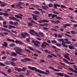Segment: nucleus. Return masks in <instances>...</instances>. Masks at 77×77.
Segmentation results:
<instances>
[{"label":"nucleus","mask_w":77,"mask_h":77,"mask_svg":"<svg viewBox=\"0 0 77 77\" xmlns=\"http://www.w3.org/2000/svg\"><path fill=\"white\" fill-rule=\"evenodd\" d=\"M10 47H14V46H15V45L14 43H11L10 45Z\"/></svg>","instance_id":"obj_34"},{"label":"nucleus","mask_w":77,"mask_h":77,"mask_svg":"<svg viewBox=\"0 0 77 77\" xmlns=\"http://www.w3.org/2000/svg\"><path fill=\"white\" fill-rule=\"evenodd\" d=\"M25 51H27L28 53H30V51L29 50V49H25Z\"/></svg>","instance_id":"obj_48"},{"label":"nucleus","mask_w":77,"mask_h":77,"mask_svg":"<svg viewBox=\"0 0 77 77\" xmlns=\"http://www.w3.org/2000/svg\"><path fill=\"white\" fill-rule=\"evenodd\" d=\"M28 48L30 50H34L33 48L30 46H28Z\"/></svg>","instance_id":"obj_44"},{"label":"nucleus","mask_w":77,"mask_h":77,"mask_svg":"<svg viewBox=\"0 0 77 77\" xmlns=\"http://www.w3.org/2000/svg\"><path fill=\"white\" fill-rule=\"evenodd\" d=\"M59 63H60V64H61L62 65H63V66H66L65 65V64L64 63H63L61 62H59Z\"/></svg>","instance_id":"obj_56"},{"label":"nucleus","mask_w":77,"mask_h":77,"mask_svg":"<svg viewBox=\"0 0 77 77\" xmlns=\"http://www.w3.org/2000/svg\"><path fill=\"white\" fill-rule=\"evenodd\" d=\"M31 73V71L30 70H28L27 71V73H26V75H29Z\"/></svg>","instance_id":"obj_29"},{"label":"nucleus","mask_w":77,"mask_h":77,"mask_svg":"<svg viewBox=\"0 0 77 77\" xmlns=\"http://www.w3.org/2000/svg\"><path fill=\"white\" fill-rule=\"evenodd\" d=\"M70 70H71L72 71V72H75L76 73H77V71L72 69V68H70L69 69Z\"/></svg>","instance_id":"obj_25"},{"label":"nucleus","mask_w":77,"mask_h":77,"mask_svg":"<svg viewBox=\"0 0 77 77\" xmlns=\"http://www.w3.org/2000/svg\"><path fill=\"white\" fill-rule=\"evenodd\" d=\"M9 23L10 24H11L12 25H13V24H14V22L12 21H10L9 22Z\"/></svg>","instance_id":"obj_60"},{"label":"nucleus","mask_w":77,"mask_h":77,"mask_svg":"<svg viewBox=\"0 0 77 77\" xmlns=\"http://www.w3.org/2000/svg\"><path fill=\"white\" fill-rule=\"evenodd\" d=\"M15 52L18 54H20V48L19 47H16L14 48Z\"/></svg>","instance_id":"obj_6"},{"label":"nucleus","mask_w":77,"mask_h":77,"mask_svg":"<svg viewBox=\"0 0 77 77\" xmlns=\"http://www.w3.org/2000/svg\"><path fill=\"white\" fill-rule=\"evenodd\" d=\"M33 14H36V15H39V12L38 11H34L33 12Z\"/></svg>","instance_id":"obj_22"},{"label":"nucleus","mask_w":77,"mask_h":77,"mask_svg":"<svg viewBox=\"0 0 77 77\" xmlns=\"http://www.w3.org/2000/svg\"><path fill=\"white\" fill-rule=\"evenodd\" d=\"M44 42H44L42 44L41 47L44 49H45V47H47V45Z\"/></svg>","instance_id":"obj_9"},{"label":"nucleus","mask_w":77,"mask_h":77,"mask_svg":"<svg viewBox=\"0 0 77 77\" xmlns=\"http://www.w3.org/2000/svg\"><path fill=\"white\" fill-rule=\"evenodd\" d=\"M31 23H33V24H38V23H37L35 21H34L33 20H32L31 21Z\"/></svg>","instance_id":"obj_40"},{"label":"nucleus","mask_w":77,"mask_h":77,"mask_svg":"<svg viewBox=\"0 0 77 77\" xmlns=\"http://www.w3.org/2000/svg\"><path fill=\"white\" fill-rule=\"evenodd\" d=\"M50 68H51V69H52V70H53V71H56L57 72H59V71H60V70L59 69H55L54 67H49Z\"/></svg>","instance_id":"obj_13"},{"label":"nucleus","mask_w":77,"mask_h":77,"mask_svg":"<svg viewBox=\"0 0 77 77\" xmlns=\"http://www.w3.org/2000/svg\"><path fill=\"white\" fill-rule=\"evenodd\" d=\"M32 43H34L36 47H38V44H41L40 42L38 41H36L35 40H32Z\"/></svg>","instance_id":"obj_3"},{"label":"nucleus","mask_w":77,"mask_h":77,"mask_svg":"<svg viewBox=\"0 0 77 77\" xmlns=\"http://www.w3.org/2000/svg\"><path fill=\"white\" fill-rule=\"evenodd\" d=\"M3 47H8V43L6 42H4V44H2V45Z\"/></svg>","instance_id":"obj_15"},{"label":"nucleus","mask_w":77,"mask_h":77,"mask_svg":"<svg viewBox=\"0 0 77 77\" xmlns=\"http://www.w3.org/2000/svg\"><path fill=\"white\" fill-rule=\"evenodd\" d=\"M52 14L51 13L48 14V17H52Z\"/></svg>","instance_id":"obj_59"},{"label":"nucleus","mask_w":77,"mask_h":77,"mask_svg":"<svg viewBox=\"0 0 77 77\" xmlns=\"http://www.w3.org/2000/svg\"><path fill=\"white\" fill-rule=\"evenodd\" d=\"M54 8L55 9H57V7H58L60 8V5L59 4H54Z\"/></svg>","instance_id":"obj_14"},{"label":"nucleus","mask_w":77,"mask_h":77,"mask_svg":"<svg viewBox=\"0 0 77 77\" xmlns=\"http://www.w3.org/2000/svg\"><path fill=\"white\" fill-rule=\"evenodd\" d=\"M64 58H66V59H67V60H70V58L69 56H68L66 55H64Z\"/></svg>","instance_id":"obj_21"},{"label":"nucleus","mask_w":77,"mask_h":77,"mask_svg":"<svg viewBox=\"0 0 77 77\" xmlns=\"http://www.w3.org/2000/svg\"><path fill=\"white\" fill-rule=\"evenodd\" d=\"M48 6L50 7V8H52L53 6V5L50 3L48 4Z\"/></svg>","instance_id":"obj_38"},{"label":"nucleus","mask_w":77,"mask_h":77,"mask_svg":"<svg viewBox=\"0 0 77 77\" xmlns=\"http://www.w3.org/2000/svg\"><path fill=\"white\" fill-rule=\"evenodd\" d=\"M55 74L57 75L58 76H60L61 77H63L65 75V73L61 72H56Z\"/></svg>","instance_id":"obj_7"},{"label":"nucleus","mask_w":77,"mask_h":77,"mask_svg":"<svg viewBox=\"0 0 77 77\" xmlns=\"http://www.w3.org/2000/svg\"><path fill=\"white\" fill-rule=\"evenodd\" d=\"M10 62H11L10 64L11 65H12L14 66H15V63H14L13 62H12L11 61Z\"/></svg>","instance_id":"obj_35"},{"label":"nucleus","mask_w":77,"mask_h":77,"mask_svg":"<svg viewBox=\"0 0 77 77\" xmlns=\"http://www.w3.org/2000/svg\"><path fill=\"white\" fill-rule=\"evenodd\" d=\"M6 5L5 4V3H3L2 4L0 5L1 6V7H4V6H5Z\"/></svg>","instance_id":"obj_31"},{"label":"nucleus","mask_w":77,"mask_h":77,"mask_svg":"<svg viewBox=\"0 0 77 77\" xmlns=\"http://www.w3.org/2000/svg\"><path fill=\"white\" fill-rule=\"evenodd\" d=\"M8 73H11V70L10 69H8Z\"/></svg>","instance_id":"obj_62"},{"label":"nucleus","mask_w":77,"mask_h":77,"mask_svg":"<svg viewBox=\"0 0 77 77\" xmlns=\"http://www.w3.org/2000/svg\"><path fill=\"white\" fill-rule=\"evenodd\" d=\"M44 51L46 53H49V54H51V51H48L47 49H45L44 50Z\"/></svg>","instance_id":"obj_19"},{"label":"nucleus","mask_w":77,"mask_h":77,"mask_svg":"<svg viewBox=\"0 0 77 77\" xmlns=\"http://www.w3.org/2000/svg\"><path fill=\"white\" fill-rule=\"evenodd\" d=\"M13 24H14V26H17V25L18 24V22H14Z\"/></svg>","instance_id":"obj_47"},{"label":"nucleus","mask_w":77,"mask_h":77,"mask_svg":"<svg viewBox=\"0 0 77 77\" xmlns=\"http://www.w3.org/2000/svg\"><path fill=\"white\" fill-rule=\"evenodd\" d=\"M64 77H70V76H69L66 74H65L64 76Z\"/></svg>","instance_id":"obj_64"},{"label":"nucleus","mask_w":77,"mask_h":77,"mask_svg":"<svg viewBox=\"0 0 77 77\" xmlns=\"http://www.w3.org/2000/svg\"><path fill=\"white\" fill-rule=\"evenodd\" d=\"M1 29L3 30H4L5 31H6V32H10V31H9L8 29H5V28H3V27L1 28Z\"/></svg>","instance_id":"obj_23"},{"label":"nucleus","mask_w":77,"mask_h":77,"mask_svg":"<svg viewBox=\"0 0 77 77\" xmlns=\"http://www.w3.org/2000/svg\"><path fill=\"white\" fill-rule=\"evenodd\" d=\"M2 59H3V60L6 59V56H3L2 57Z\"/></svg>","instance_id":"obj_54"},{"label":"nucleus","mask_w":77,"mask_h":77,"mask_svg":"<svg viewBox=\"0 0 77 77\" xmlns=\"http://www.w3.org/2000/svg\"><path fill=\"white\" fill-rule=\"evenodd\" d=\"M20 5H21V6H24V4L21 2H20Z\"/></svg>","instance_id":"obj_58"},{"label":"nucleus","mask_w":77,"mask_h":77,"mask_svg":"<svg viewBox=\"0 0 77 77\" xmlns=\"http://www.w3.org/2000/svg\"><path fill=\"white\" fill-rule=\"evenodd\" d=\"M47 57L48 59H51L53 57V56L51 55H48L47 56Z\"/></svg>","instance_id":"obj_33"},{"label":"nucleus","mask_w":77,"mask_h":77,"mask_svg":"<svg viewBox=\"0 0 77 77\" xmlns=\"http://www.w3.org/2000/svg\"><path fill=\"white\" fill-rule=\"evenodd\" d=\"M71 22H72V23H77V22L75 20H70Z\"/></svg>","instance_id":"obj_52"},{"label":"nucleus","mask_w":77,"mask_h":77,"mask_svg":"<svg viewBox=\"0 0 77 77\" xmlns=\"http://www.w3.org/2000/svg\"><path fill=\"white\" fill-rule=\"evenodd\" d=\"M10 62H11V61H6L4 63V64L6 65H9L10 64Z\"/></svg>","instance_id":"obj_20"},{"label":"nucleus","mask_w":77,"mask_h":77,"mask_svg":"<svg viewBox=\"0 0 77 77\" xmlns=\"http://www.w3.org/2000/svg\"><path fill=\"white\" fill-rule=\"evenodd\" d=\"M64 41H65V42H64V41L62 42V43L61 45H63V46L64 45L66 44V43L67 44H71V41H69V39L67 38H64Z\"/></svg>","instance_id":"obj_2"},{"label":"nucleus","mask_w":77,"mask_h":77,"mask_svg":"<svg viewBox=\"0 0 77 77\" xmlns=\"http://www.w3.org/2000/svg\"><path fill=\"white\" fill-rule=\"evenodd\" d=\"M4 16H5V17H8L9 16V14L7 13H4Z\"/></svg>","instance_id":"obj_28"},{"label":"nucleus","mask_w":77,"mask_h":77,"mask_svg":"<svg viewBox=\"0 0 77 77\" xmlns=\"http://www.w3.org/2000/svg\"><path fill=\"white\" fill-rule=\"evenodd\" d=\"M52 47H53V48H55V49H57V50H59L60 51V49L58 48H56V47L54 46H52Z\"/></svg>","instance_id":"obj_39"},{"label":"nucleus","mask_w":77,"mask_h":77,"mask_svg":"<svg viewBox=\"0 0 77 77\" xmlns=\"http://www.w3.org/2000/svg\"><path fill=\"white\" fill-rule=\"evenodd\" d=\"M15 69L16 70H17L18 72H20V68L18 69L17 67H15Z\"/></svg>","instance_id":"obj_42"},{"label":"nucleus","mask_w":77,"mask_h":77,"mask_svg":"<svg viewBox=\"0 0 77 77\" xmlns=\"http://www.w3.org/2000/svg\"><path fill=\"white\" fill-rule=\"evenodd\" d=\"M26 67H23L22 68V71H26Z\"/></svg>","instance_id":"obj_61"},{"label":"nucleus","mask_w":77,"mask_h":77,"mask_svg":"<svg viewBox=\"0 0 77 77\" xmlns=\"http://www.w3.org/2000/svg\"><path fill=\"white\" fill-rule=\"evenodd\" d=\"M9 18L11 20H15V21H20V20H19L18 19H17L15 17H10Z\"/></svg>","instance_id":"obj_12"},{"label":"nucleus","mask_w":77,"mask_h":77,"mask_svg":"<svg viewBox=\"0 0 77 77\" xmlns=\"http://www.w3.org/2000/svg\"><path fill=\"white\" fill-rule=\"evenodd\" d=\"M63 62H65L66 63H67V64H70V65H72V63L69 62H68V61L65 59H63Z\"/></svg>","instance_id":"obj_17"},{"label":"nucleus","mask_w":77,"mask_h":77,"mask_svg":"<svg viewBox=\"0 0 77 77\" xmlns=\"http://www.w3.org/2000/svg\"><path fill=\"white\" fill-rule=\"evenodd\" d=\"M17 53L13 52H12V54H11V56H15L16 57L17 56Z\"/></svg>","instance_id":"obj_18"},{"label":"nucleus","mask_w":77,"mask_h":77,"mask_svg":"<svg viewBox=\"0 0 77 77\" xmlns=\"http://www.w3.org/2000/svg\"><path fill=\"white\" fill-rule=\"evenodd\" d=\"M27 24H28L29 26H33V24H32V23H30L29 22H28L27 23Z\"/></svg>","instance_id":"obj_37"},{"label":"nucleus","mask_w":77,"mask_h":77,"mask_svg":"<svg viewBox=\"0 0 77 77\" xmlns=\"http://www.w3.org/2000/svg\"><path fill=\"white\" fill-rule=\"evenodd\" d=\"M58 38H62V36L60 34H58Z\"/></svg>","instance_id":"obj_63"},{"label":"nucleus","mask_w":77,"mask_h":77,"mask_svg":"<svg viewBox=\"0 0 77 77\" xmlns=\"http://www.w3.org/2000/svg\"><path fill=\"white\" fill-rule=\"evenodd\" d=\"M42 7L43 9H45V10H47V8H46V7H45L44 6H42Z\"/></svg>","instance_id":"obj_45"},{"label":"nucleus","mask_w":77,"mask_h":77,"mask_svg":"<svg viewBox=\"0 0 77 77\" xmlns=\"http://www.w3.org/2000/svg\"><path fill=\"white\" fill-rule=\"evenodd\" d=\"M56 18L57 19V20H62V18L60 17H56Z\"/></svg>","instance_id":"obj_49"},{"label":"nucleus","mask_w":77,"mask_h":77,"mask_svg":"<svg viewBox=\"0 0 77 77\" xmlns=\"http://www.w3.org/2000/svg\"><path fill=\"white\" fill-rule=\"evenodd\" d=\"M38 22L39 23H48L49 21L47 20H42L38 21Z\"/></svg>","instance_id":"obj_8"},{"label":"nucleus","mask_w":77,"mask_h":77,"mask_svg":"<svg viewBox=\"0 0 77 77\" xmlns=\"http://www.w3.org/2000/svg\"><path fill=\"white\" fill-rule=\"evenodd\" d=\"M51 21L53 23H54V24H57L58 23H60V22L59 20H57L56 21L53 20H51Z\"/></svg>","instance_id":"obj_10"},{"label":"nucleus","mask_w":77,"mask_h":77,"mask_svg":"<svg viewBox=\"0 0 77 77\" xmlns=\"http://www.w3.org/2000/svg\"><path fill=\"white\" fill-rule=\"evenodd\" d=\"M26 37V36L23 33H21V34H20V37L21 38H25Z\"/></svg>","instance_id":"obj_16"},{"label":"nucleus","mask_w":77,"mask_h":77,"mask_svg":"<svg viewBox=\"0 0 77 77\" xmlns=\"http://www.w3.org/2000/svg\"><path fill=\"white\" fill-rule=\"evenodd\" d=\"M69 49H70V50H73L75 48H74L73 46L72 45L69 46Z\"/></svg>","instance_id":"obj_24"},{"label":"nucleus","mask_w":77,"mask_h":77,"mask_svg":"<svg viewBox=\"0 0 77 77\" xmlns=\"http://www.w3.org/2000/svg\"><path fill=\"white\" fill-rule=\"evenodd\" d=\"M51 55H52V56H54V57H56V58H57V57L56 55H54V54H51Z\"/></svg>","instance_id":"obj_46"},{"label":"nucleus","mask_w":77,"mask_h":77,"mask_svg":"<svg viewBox=\"0 0 77 77\" xmlns=\"http://www.w3.org/2000/svg\"><path fill=\"white\" fill-rule=\"evenodd\" d=\"M67 74H68L69 75H73L74 74L73 73L69 72H67Z\"/></svg>","instance_id":"obj_41"},{"label":"nucleus","mask_w":77,"mask_h":77,"mask_svg":"<svg viewBox=\"0 0 77 77\" xmlns=\"http://www.w3.org/2000/svg\"><path fill=\"white\" fill-rule=\"evenodd\" d=\"M65 36H68V37H70V38H71V36L70 35L68 34H65Z\"/></svg>","instance_id":"obj_53"},{"label":"nucleus","mask_w":77,"mask_h":77,"mask_svg":"<svg viewBox=\"0 0 77 77\" xmlns=\"http://www.w3.org/2000/svg\"><path fill=\"white\" fill-rule=\"evenodd\" d=\"M29 32H32V33H34L35 32V31L34 30H30L29 31Z\"/></svg>","instance_id":"obj_50"},{"label":"nucleus","mask_w":77,"mask_h":77,"mask_svg":"<svg viewBox=\"0 0 77 77\" xmlns=\"http://www.w3.org/2000/svg\"><path fill=\"white\" fill-rule=\"evenodd\" d=\"M66 26L67 27H70L71 26V24L69 23L66 24Z\"/></svg>","instance_id":"obj_55"},{"label":"nucleus","mask_w":77,"mask_h":77,"mask_svg":"<svg viewBox=\"0 0 77 77\" xmlns=\"http://www.w3.org/2000/svg\"><path fill=\"white\" fill-rule=\"evenodd\" d=\"M56 45H57V46H58V47H60V46L61 45L60 43H57L56 44Z\"/></svg>","instance_id":"obj_57"},{"label":"nucleus","mask_w":77,"mask_h":77,"mask_svg":"<svg viewBox=\"0 0 77 77\" xmlns=\"http://www.w3.org/2000/svg\"><path fill=\"white\" fill-rule=\"evenodd\" d=\"M0 65L1 66H5V65L1 62H0Z\"/></svg>","instance_id":"obj_43"},{"label":"nucleus","mask_w":77,"mask_h":77,"mask_svg":"<svg viewBox=\"0 0 77 77\" xmlns=\"http://www.w3.org/2000/svg\"><path fill=\"white\" fill-rule=\"evenodd\" d=\"M7 39L8 41H10V42H11H11H15L16 43H17V44H20V41L16 40L15 41L14 40L11 39L9 38H8Z\"/></svg>","instance_id":"obj_4"},{"label":"nucleus","mask_w":77,"mask_h":77,"mask_svg":"<svg viewBox=\"0 0 77 77\" xmlns=\"http://www.w3.org/2000/svg\"><path fill=\"white\" fill-rule=\"evenodd\" d=\"M32 59H29L28 58H25V59H22L21 60L22 62H27V61H29V62H30V60H32Z\"/></svg>","instance_id":"obj_5"},{"label":"nucleus","mask_w":77,"mask_h":77,"mask_svg":"<svg viewBox=\"0 0 77 77\" xmlns=\"http://www.w3.org/2000/svg\"><path fill=\"white\" fill-rule=\"evenodd\" d=\"M51 42L52 43H57V42L56 40H51Z\"/></svg>","instance_id":"obj_51"},{"label":"nucleus","mask_w":77,"mask_h":77,"mask_svg":"<svg viewBox=\"0 0 77 77\" xmlns=\"http://www.w3.org/2000/svg\"><path fill=\"white\" fill-rule=\"evenodd\" d=\"M24 34L25 35H26V36H28V37H30V34H29L27 33V32H24Z\"/></svg>","instance_id":"obj_26"},{"label":"nucleus","mask_w":77,"mask_h":77,"mask_svg":"<svg viewBox=\"0 0 77 77\" xmlns=\"http://www.w3.org/2000/svg\"><path fill=\"white\" fill-rule=\"evenodd\" d=\"M32 16L33 17L32 18L34 19V20H35V21H37L38 20V18L36 17H38L37 15H36L35 14H32Z\"/></svg>","instance_id":"obj_11"},{"label":"nucleus","mask_w":77,"mask_h":77,"mask_svg":"<svg viewBox=\"0 0 77 77\" xmlns=\"http://www.w3.org/2000/svg\"><path fill=\"white\" fill-rule=\"evenodd\" d=\"M45 44H46V46H48L49 47H50V45L49 44H48L47 42H45L44 43Z\"/></svg>","instance_id":"obj_36"},{"label":"nucleus","mask_w":77,"mask_h":77,"mask_svg":"<svg viewBox=\"0 0 77 77\" xmlns=\"http://www.w3.org/2000/svg\"><path fill=\"white\" fill-rule=\"evenodd\" d=\"M57 16V15L54 14L52 15L51 17L52 18H55H55H56V17Z\"/></svg>","instance_id":"obj_30"},{"label":"nucleus","mask_w":77,"mask_h":77,"mask_svg":"<svg viewBox=\"0 0 77 77\" xmlns=\"http://www.w3.org/2000/svg\"><path fill=\"white\" fill-rule=\"evenodd\" d=\"M28 68L29 69L32 70V71H36V72H39V73H41V74H45V75H49V74H50V71H49V70H45V71L46 72L44 71H43L41 70L37 69L36 67H31L30 66H28Z\"/></svg>","instance_id":"obj_1"},{"label":"nucleus","mask_w":77,"mask_h":77,"mask_svg":"<svg viewBox=\"0 0 77 77\" xmlns=\"http://www.w3.org/2000/svg\"><path fill=\"white\" fill-rule=\"evenodd\" d=\"M39 34H40V35L42 36V37H44V34L42 32H39Z\"/></svg>","instance_id":"obj_27"},{"label":"nucleus","mask_w":77,"mask_h":77,"mask_svg":"<svg viewBox=\"0 0 77 77\" xmlns=\"http://www.w3.org/2000/svg\"><path fill=\"white\" fill-rule=\"evenodd\" d=\"M34 33V34H35V35H37V36H40V35H39L38 33V32H36V31H35Z\"/></svg>","instance_id":"obj_32"}]
</instances>
